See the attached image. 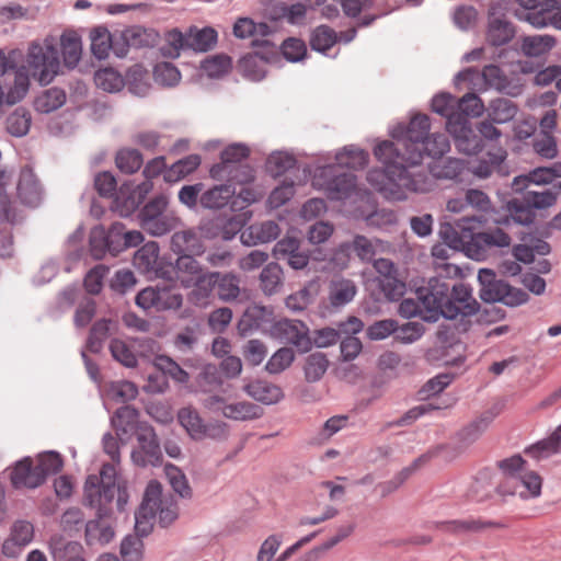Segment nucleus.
Segmentation results:
<instances>
[{
  "label": "nucleus",
  "mask_w": 561,
  "mask_h": 561,
  "mask_svg": "<svg viewBox=\"0 0 561 561\" xmlns=\"http://www.w3.org/2000/svg\"><path fill=\"white\" fill-rule=\"evenodd\" d=\"M50 550L55 561H85L82 545L67 541L61 537L50 540Z\"/></svg>",
  "instance_id": "30"
},
{
  "label": "nucleus",
  "mask_w": 561,
  "mask_h": 561,
  "mask_svg": "<svg viewBox=\"0 0 561 561\" xmlns=\"http://www.w3.org/2000/svg\"><path fill=\"white\" fill-rule=\"evenodd\" d=\"M374 268L377 272V283L385 297L397 301L405 293V283L399 277L398 268L392 261L388 259H378L374 261Z\"/></svg>",
  "instance_id": "9"
},
{
  "label": "nucleus",
  "mask_w": 561,
  "mask_h": 561,
  "mask_svg": "<svg viewBox=\"0 0 561 561\" xmlns=\"http://www.w3.org/2000/svg\"><path fill=\"white\" fill-rule=\"evenodd\" d=\"M138 416V411L130 405H124L116 410L112 417V424L122 442H127L136 432H140V427L144 425L139 424Z\"/></svg>",
  "instance_id": "20"
},
{
  "label": "nucleus",
  "mask_w": 561,
  "mask_h": 561,
  "mask_svg": "<svg viewBox=\"0 0 561 561\" xmlns=\"http://www.w3.org/2000/svg\"><path fill=\"white\" fill-rule=\"evenodd\" d=\"M179 219L168 213H163L153 219L146 220L142 229L152 236H163L178 226Z\"/></svg>",
  "instance_id": "54"
},
{
  "label": "nucleus",
  "mask_w": 561,
  "mask_h": 561,
  "mask_svg": "<svg viewBox=\"0 0 561 561\" xmlns=\"http://www.w3.org/2000/svg\"><path fill=\"white\" fill-rule=\"evenodd\" d=\"M59 72L60 59L56 39L53 36H46L43 41L31 42L24 65L16 69L13 84L7 92V103L14 105L25 98L31 85L30 78L41 85H47Z\"/></svg>",
  "instance_id": "2"
},
{
  "label": "nucleus",
  "mask_w": 561,
  "mask_h": 561,
  "mask_svg": "<svg viewBox=\"0 0 561 561\" xmlns=\"http://www.w3.org/2000/svg\"><path fill=\"white\" fill-rule=\"evenodd\" d=\"M96 511V515L99 519L90 520L85 526V537L89 545L100 543L105 545L108 543L113 537L114 531L110 525H107L103 518L108 516L110 512L106 515L101 516L99 511Z\"/></svg>",
  "instance_id": "38"
},
{
  "label": "nucleus",
  "mask_w": 561,
  "mask_h": 561,
  "mask_svg": "<svg viewBox=\"0 0 561 561\" xmlns=\"http://www.w3.org/2000/svg\"><path fill=\"white\" fill-rule=\"evenodd\" d=\"M119 225H113L105 236L103 229H94L90 237V251L95 259H102L106 251L117 253L119 249L114 245V238Z\"/></svg>",
  "instance_id": "31"
},
{
  "label": "nucleus",
  "mask_w": 561,
  "mask_h": 561,
  "mask_svg": "<svg viewBox=\"0 0 561 561\" xmlns=\"http://www.w3.org/2000/svg\"><path fill=\"white\" fill-rule=\"evenodd\" d=\"M283 271L276 263L267 264L261 272V288L266 295H273L282 286Z\"/></svg>",
  "instance_id": "49"
},
{
  "label": "nucleus",
  "mask_w": 561,
  "mask_h": 561,
  "mask_svg": "<svg viewBox=\"0 0 561 561\" xmlns=\"http://www.w3.org/2000/svg\"><path fill=\"white\" fill-rule=\"evenodd\" d=\"M508 211L512 219L522 225H529L535 218V210L523 196L514 198L508 203Z\"/></svg>",
  "instance_id": "60"
},
{
  "label": "nucleus",
  "mask_w": 561,
  "mask_h": 561,
  "mask_svg": "<svg viewBox=\"0 0 561 561\" xmlns=\"http://www.w3.org/2000/svg\"><path fill=\"white\" fill-rule=\"evenodd\" d=\"M504 474V483L499 488L501 494H513L527 500L541 493L542 478L527 468V462L519 455L499 461Z\"/></svg>",
  "instance_id": "5"
},
{
  "label": "nucleus",
  "mask_w": 561,
  "mask_h": 561,
  "mask_svg": "<svg viewBox=\"0 0 561 561\" xmlns=\"http://www.w3.org/2000/svg\"><path fill=\"white\" fill-rule=\"evenodd\" d=\"M480 298L485 302L502 301L508 306H518L528 300V294L514 288L496 278L492 270L479 271Z\"/></svg>",
  "instance_id": "7"
},
{
  "label": "nucleus",
  "mask_w": 561,
  "mask_h": 561,
  "mask_svg": "<svg viewBox=\"0 0 561 561\" xmlns=\"http://www.w3.org/2000/svg\"><path fill=\"white\" fill-rule=\"evenodd\" d=\"M154 366L160 371L157 375H151L149 377L148 387L157 392H163L168 382L165 380V376H170L175 381L184 383L188 381V374L180 367L178 363H175L172 358L165 355H160L154 358Z\"/></svg>",
  "instance_id": "13"
},
{
  "label": "nucleus",
  "mask_w": 561,
  "mask_h": 561,
  "mask_svg": "<svg viewBox=\"0 0 561 561\" xmlns=\"http://www.w3.org/2000/svg\"><path fill=\"white\" fill-rule=\"evenodd\" d=\"M458 82H471L482 80L485 88H494L497 91H503L507 87V78L504 76L500 67L495 65L485 66L482 72L477 69L469 68L460 71L456 77Z\"/></svg>",
  "instance_id": "16"
},
{
  "label": "nucleus",
  "mask_w": 561,
  "mask_h": 561,
  "mask_svg": "<svg viewBox=\"0 0 561 561\" xmlns=\"http://www.w3.org/2000/svg\"><path fill=\"white\" fill-rule=\"evenodd\" d=\"M216 288L221 300H234L240 295V278L233 273H219Z\"/></svg>",
  "instance_id": "46"
},
{
  "label": "nucleus",
  "mask_w": 561,
  "mask_h": 561,
  "mask_svg": "<svg viewBox=\"0 0 561 561\" xmlns=\"http://www.w3.org/2000/svg\"><path fill=\"white\" fill-rule=\"evenodd\" d=\"M320 178L328 179L324 190L331 199H343L356 187V178L352 173L336 174L335 165H327L321 169Z\"/></svg>",
  "instance_id": "15"
},
{
  "label": "nucleus",
  "mask_w": 561,
  "mask_h": 561,
  "mask_svg": "<svg viewBox=\"0 0 561 561\" xmlns=\"http://www.w3.org/2000/svg\"><path fill=\"white\" fill-rule=\"evenodd\" d=\"M176 279L185 288H191L194 280L203 273L201 264L193 255H180L175 262Z\"/></svg>",
  "instance_id": "33"
},
{
  "label": "nucleus",
  "mask_w": 561,
  "mask_h": 561,
  "mask_svg": "<svg viewBox=\"0 0 561 561\" xmlns=\"http://www.w3.org/2000/svg\"><path fill=\"white\" fill-rule=\"evenodd\" d=\"M117 168L127 174L137 172L142 165V156L136 149H122L116 154Z\"/></svg>",
  "instance_id": "57"
},
{
  "label": "nucleus",
  "mask_w": 561,
  "mask_h": 561,
  "mask_svg": "<svg viewBox=\"0 0 561 561\" xmlns=\"http://www.w3.org/2000/svg\"><path fill=\"white\" fill-rule=\"evenodd\" d=\"M201 164L198 154H190L173 163L163 173L167 183H176L191 173H193Z\"/></svg>",
  "instance_id": "36"
},
{
  "label": "nucleus",
  "mask_w": 561,
  "mask_h": 561,
  "mask_svg": "<svg viewBox=\"0 0 561 561\" xmlns=\"http://www.w3.org/2000/svg\"><path fill=\"white\" fill-rule=\"evenodd\" d=\"M465 168L466 164L463 160L447 158L434 162V164L431 165L430 173L421 167V162L417 164L414 171H422L426 173L432 179L433 186H435V179H456L462 173ZM433 188L434 187H432V190Z\"/></svg>",
  "instance_id": "23"
},
{
  "label": "nucleus",
  "mask_w": 561,
  "mask_h": 561,
  "mask_svg": "<svg viewBox=\"0 0 561 561\" xmlns=\"http://www.w3.org/2000/svg\"><path fill=\"white\" fill-rule=\"evenodd\" d=\"M137 442L138 446L131 453L134 463L147 467L157 466L161 462V449L152 427H140V432L137 433Z\"/></svg>",
  "instance_id": "10"
},
{
  "label": "nucleus",
  "mask_w": 561,
  "mask_h": 561,
  "mask_svg": "<svg viewBox=\"0 0 561 561\" xmlns=\"http://www.w3.org/2000/svg\"><path fill=\"white\" fill-rule=\"evenodd\" d=\"M554 174L550 169L539 168L534 170L529 175L517 176L514 179L512 187L518 192L528 186V183L541 184L552 181Z\"/></svg>",
  "instance_id": "63"
},
{
  "label": "nucleus",
  "mask_w": 561,
  "mask_h": 561,
  "mask_svg": "<svg viewBox=\"0 0 561 561\" xmlns=\"http://www.w3.org/2000/svg\"><path fill=\"white\" fill-rule=\"evenodd\" d=\"M329 362L324 354L312 353L307 357L305 365V375L308 381H318L327 371Z\"/></svg>",
  "instance_id": "62"
},
{
  "label": "nucleus",
  "mask_w": 561,
  "mask_h": 561,
  "mask_svg": "<svg viewBox=\"0 0 561 561\" xmlns=\"http://www.w3.org/2000/svg\"><path fill=\"white\" fill-rule=\"evenodd\" d=\"M336 39L334 30L327 25H320L311 34L310 46L314 50L324 53L336 43Z\"/></svg>",
  "instance_id": "58"
},
{
  "label": "nucleus",
  "mask_w": 561,
  "mask_h": 561,
  "mask_svg": "<svg viewBox=\"0 0 561 561\" xmlns=\"http://www.w3.org/2000/svg\"><path fill=\"white\" fill-rule=\"evenodd\" d=\"M178 419L180 424L186 430L194 439L205 438V425L198 412L190 407L179 411Z\"/></svg>",
  "instance_id": "40"
},
{
  "label": "nucleus",
  "mask_w": 561,
  "mask_h": 561,
  "mask_svg": "<svg viewBox=\"0 0 561 561\" xmlns=\"http://www.w3.org/2000/svg\"><path fill=\"white\" fill-rule=\"evenodd\" d=\"M488 157L489 159H481L469 167L470 171L480 179L489 178L501 165L505 159V151L499 149L495 153H488Z\"/></svg>",
  "instance_id": "52"
},
{
  "label": "nucleus",
  "mask_w": 561,
  "mask_h": 561,
  "mask_svg": "<svg viewBox=\"0 0 561 561\" xmlns=\"http://www.w3.org/2000/svg\"><path fill=\"white\" fill-rule=\"evenodd\" d=\"M203 404L207 410L234 421H252L263 415V409L257 404L249 401L228 402L220 396H209Z\"/></svg>",
  "instance_id": "8"
},
{
  "label": "nucleus",
  "mask_w": 561,
  "mask_h": 561,
  "mask_svg": "<svg viewBox=\"0 0 561 561\" xmlns=\"http://www.w3.org/2000/svg\"><path fill=\"white\" fill-rule=\"evenodd\" d=\"M65 102V91L59 88H50L35 98L34 108L39 113H50L61 107Z\"/></svg>",
  "instance_id": "41"
},
{
  "label": "nucleus",
  "mask_w": 561,
  "mask_h": 561,
  "mask_svg": "<svg viewBox=\"0 0 561 561\" xmlns=\"http://www.w3.org/2000/svg\"><path fill=\"white\" fill-rule=\"evenodd\" d=\"M280 229L275 221L267 220L261 224L251 225L241 232V240L244 244L265 243L275 240Z\"/></svg>",
  "instance_id": "25"
},
{
  "label": "nucleus",
  "mask_w": 561,
  "mask_h": 561,
  "mask_svg": "<svg viewBox=\"0 0 561 561\" xmlns=\"http://www.w3.org/2000/svg\"><path fill=\"white\" fill-rule=\"evenodd\" d=\"M307 10V5L301 2L290 5L279 3L275 7V19H283L290 24H301L306 19Z\"/></svg>",
  "instance_id": "56"
},
{
  "label": "nucleus",
  "mask_w": 561,
  "mask_h": 561,
  "mask_svg": "<svg viewBox=\"0 0 561 561\" xmlns=\"http://www.w3.org/2000/svg\"><path fill=\"white\" fill-rule=\"evenodd\" d=\"M350 249H353L362 261H370L376 254L375 242L365 236H356L351 244L342 243L339 248L337 254L343 253L346 255Z\"/></svg>",
  "instance_id": "48"
},
{
  "label": "nucleus",
  "mask_w": 561,
  "mask_h": 561,
  "mask_svg": "<svg viewBox=\"0 0 561 561\" xmlns=\"http://www.w3.org/2000/svg\"><path fill=\"white\" fill-rule=\"evenodd\" d=\"M117 497L116 505L123 510L127 503V492L116 484V468L114 463H104L100 476L90 474L84 483V503L98 510L101 516L111 512V504Z\"/></svg>",
  "instance_id": "4"
},
{
  "label": "nucleus",
  "mask_w": 561,
  "mask_h": 561,
  "mask_svg": "<svg viewBox=\"0 0 561 561\" xmlns=\"http://www.w3.org/2000/svg\"><path fill=\"white\" fill-rule=\"evenodd\" d=\"M435 525L437 529L454 535L480 533L486 529L502 527L500 523L485 520L480 517H467L461 519L437 522Z\"/></svg>",
  "instance_id": "17"
},
{
  "label": "nucleus",
  "mask_w": 561,
  "mask_h": 561,
  "mask_svg": "<svg viewBox=\"0 0 561 561\" xmlns=\"http://www.w3.org/2000/svg\"><path fill=\"white\" fill-rule=\"evenodd\" d=\"M118 37L123 39V46L117 47L118 57H124L129 47L139 48L148 46L153 39L152 34L141 26L127 27L121 31Z\"/></svg>",
  "instance_id": "32"
},
{
  "label": "nucleus",
  "mask_w": 561,
  "mask_h": 561,
  "mask_svg": "<svg viewBox=\"0 0 561 561\" xmlns=\"http://www.w3.org/2000/svg\"><path fill=\"white\" fill-rule=\"evenodd\" d=\"M142 549L144 543L138 536H126L121 545L123 561H141Z\"/></svg>",
  "instance_id": "64"
},
{
  "label": "nucleus",
  "mask_w": 561,
  "mask_h": 561,
  "mask_svg": "<svg viewBox=\"0 0 561 561\" xmlns=\"http://www.w3.org/2000/svg\"><path fill=\"white\" fill-rule=\"evenodd\" d=\"M171 249L182 255H201L205 251L201 237L191 229L175 232L171 238Z\"/></svg>",
  "instance_id": "24"
},
{
  "label": "nucleus",
  "mask_w": 561,
  "mask_h": 561,
  "mask_svg": "<svg viewBox=\"0 0 561 561\" xmlns=\"http://www.w3.org/2000/svg\"><path fill=\"white\" fill-rule=\"evenodd\" d=\"M62 459L58 453L47 451L37 457L35 465L38 473L43 476V483L49 474L59 472L62 468Z\"/></svg>",
  "instance_id": "61"
},
{
  "label": "nucleus",
  "mask_w": 561,
  "mask_h": 561,
  "mask_svg": "<svg viewBox=\"0 0 561 561\" xmlns=\"http://www.w3.org/2000/svg\"><path fill=\"white\" fill-rule=\"evenodd\" d=\"M501 485L497 486V490ZM496 489L489 472H480L468 489V497L476 502L488 500Z\"/></svg>",
  "instance_id": "44"
},
{
  "label": "nucleus",
  "mask_w": 561,
  "mask_h": 561,
  "mask_svg": "<svg viewBox=\"0 0 561 561\" xmlns=\"http://www.w3.org/2000/svg\"><path fill=\"white\" fill-rule=\"evenodd\" d=\"M556 46V38L551 35L526 36L522 41V50L527 56L538 57L547 54Z\"/></svg>",
  "instance_id": "42"
},
{
  "label": "nucleus",
  "mask_w": 561,
  "mask_h": 561,
  "mask_svg": "<svg viewBox=\"0 0 561 561\" xmlns=\"http://www.w3.org/2000/svg\"><path fill=\"white\" fill-rule=\"evenodd\" d=\"M34 537V527L30 522L18 520L13 524L11 529L10 539L5 540L2 546V551L8 557H14V546L25 547Z\"/></svg>",
  "instance_id": "27"
},
{
  "label": "nucleus",
  "mask_w": 561,
  "mask_h": 561,
  "mask_svg": "<svg viewBox=\"0 0 561 561\" xmlns=\"http://www.w3.org/2000/svg\"><path fill=\"white\" fill-rule=\"evenodd\" d=\"M446 118V128L454 136L459 150L473 153L481 149V141L473 135L468 117L453 113Z\"/></svg>",
  "instance_id": "11"
},
{
  "label": "nucleus",
  "mask_w": 561,
  "mask_h": 561,
  "mask_svg": "<svg viewBox=\"0 0 561 561\" xmlns=\"http://www.w3.org/2000/svg\"><path fill=\"white\" fill-rule=\"evenodd\" d=\"M91 51L98 59L108 56L113 45V34L104 26H96L90 32Z\"/></svg>",
  "instance_id": "43"
},
{
  "label": "nucleus",
  "mask_w": 561,
  "mask_h": 561,
  "mask_svg": "<svg viewBox=\"0 0 561 561\" xmlns=\"http://www.w3.org/2000/svg\"><path fill=\"white\" fill-rule=\"evenodd\" d=\"M420 298L430 311L426 319H438L439 316L447 319L471 316L479 306L468 286L462 283L450 286L436 277L431 278L426 288L420 291Z\"/></svg>",
  "instance_id": "3"
},
{
  "label": "nucleus",
  "mask_w": 561,
  "mask_h": 561,
  "mask_svg": "<svg viewBox=\"0 0 561 561\" xmlns=\"http://www.w3.org/2000/svg\"><path fill=\"white\" fill-rule=\"evenodd\" d=\"M186 41L188 48L196 51H207L215 45L217 33L211 27H204L202 30L190 28L188 38Z\"/></svg>",
  "instance_id": "45"
},
{
  "label": "nucleus",
  "mask_w": 561,
  "mask_h": 561,
  "mask_svg": "<svg viewBox=\"0 0 561 561\" xmlns=\"http://www.w3.org/2000/svg\"><path fill=\"white\" fill-rule=\"evenodd\" d=\"M160 495H162L161 484L157 481H150L146 488L142 503L135 514L137 534L146 536L150 533Z\"/></svg>",
  "instance_id": "12"
},
{
  "label": "nucleus",
  "mask_w": 561,
  "mask_h": 561,
  "mask_svg": "<svg viewBox=\"0 0 561 561\" xmlns=\"http://www.w3.org/2000/svg\"><path fill=\"white\" fill-rule=\"evenodd\" d=\"M430 117L414 115L407 127H397L392 137L396 142L385 140L374 150L375 157L385 169H374L367 181L380 193L392 199H404L408 193L432 191V179L422 171H414L424 156L440 158L449 150V141L444 134L430 135Z\"/></svg>",
  "instance_id": "1"
},
{
  "label": "nucleus",
  "mask_w": 561,
  "mask_h": 561,
  "mask_svg": "<svg viewBox=\"0 0 561 561\" xmlns=\"http://www.w3.org/2000/svg\"><path fill=\"white\" fill-rule=\"evenodd\" d=\"M134 266L144 275L158 276L160 270L159 245L157 242H147L134 255Z\"/></svg>",
  "instance_id": "21"
},
{
  "label": "nucleus",
  "mask_w": 561,
  "mask_h": 561,
  "mask_svg": "<svg viewBox=\"0 0 561 561\" xmlns=\"http://www.w3.org/2000/svg\"><path fill=\"white\" fill-rule=\"evenodd\" d=\"M219 272H203L192 284L190 299L196 305H203L216 288Z\"/></svg>",
  "instance_id": "37"
},
{
  "label": "nucleus",
  "mask_w": 561,
  "mask_h": 561,
  "mask_svg": "<svg viewBox=\"0 0 561 561\" xmlns=\"http://www.w3.org/2000/svg\"><path fill=\"white\" fill-rule=\"evenodd\" d=\"M62 58L66 67L75 68L82 54L81 38L75 31H66L60 37Z\"/></svg>",
  "instance_id": "35"
},
{
  "label": "nucleus",
  "mask_w": 561,
  "mask_h": 561,
  "mask_svg": "<svg viewBox=\"0 0 561 561\" xmlns=\"http://www.w3.org/2000/svg\"><path fill=\"white\" fill-rule=\"evenodd\" d=\"M250 150L244 145H230L220 154L221 162L214 164L210 169V176L213 179H222L226 174L231 173V165L239 163L243 159L248 158Z\"/></svg>",
  "instance_id": "22"
},
{
  "label": "nucleus",
  "mask_w": 561,
  "mask_h": 561,
  "mask_svg": "<svg viewBox=\"0 0 561 561\" xmlns=\"http://www.w3.org/2000/svg\"><path fill=\"white\" fill-rule=\"evenodd\" d=\"M481 222L482 220L480 217H462L457 220V226L462 230V236H458L454 231L451 237L447 234V239L451 244H454V247H467L469 252H471L472 248L476 247L477 254H480V250L485 251L492 247L504 248L510 245V236L501 229L474 233L473 229L476 228V225Z\"/></svg>",
  "instance_id": "6"
},
{
  "label": "nucleus",
  "mask_w": 561,
  "mask_h": 561,
  "mask_svg": "<svg viewBox=\"0 0 561 561\" xmlns=\"http://www.w3.org/2000/svg\"><path fill=\"white\" fill-rule=\"evenodd\" d=\"M368 162V153L359 148L350 147L336 154V163L341 168L363 169Z\"/></svg>",
  "instance_id": "50"
},
{
  "label": "nucleus",
  "mask_w": 561,
  "mask_h": 561,
  "mask_svg": "<svg viewBox=\"0 0 561 561\" xmlns=\"http://www.w3.org/2000/svg\"><path fill=\"white\" fill-rule=\"evenodd\" d=\"M95 84L104 91L117 92L124 87L122 75L113 68L100 69L94 75Z\"/></svg>",
  "instance_id": "53"
},
{
  "label": "nucleus",
  "mask_w": 561,
  "mask_h": 561,
  "mask_svg": "<svg viewBox=\"0 0 561 561\" xmlns=\"http://www.w3.org/2000/svg\"><path fill=\"white\" fill-rule=\"evenodd\" d=\"M454 231L458 236H462V230L457 226V220L454 224H446L442 226L439 233L442 236V239L444 240V244H435L433 247L432 254L435 259H439L443 261L447 260L451 251L466 248L454 247V244H451V242L447 239V234L451 237L454 234Z\"/></svg>",
  "instance_id": "47"
},
{
  "label": "nucleus",
  "mask_w": 561,
  "mask_h": 561,
  "mask_svg": "<svg viewBox=\"0 0 561 561\" xmlns=\"http://www.w3.org/2000/svg\"><path fill=\"white\" fill-rule=\"evenodd\" d=\"M515 30L511 22L503 16L491 14L489 18V27L486 41L493 46H502L511 42Z\"/></svg>",
  "instance_id": "29"
},
{
  "label": "nucleus",
  "mask_w": 561,
  "mask_h": 561,
  "mask_svg": "<svg viewBox=\"0 0 561 561\" xmlns=\"http://www.w3.org/2000/svg\"><path fill=\"white\" fill-rule=\"evenodd\" d=\"M516 113V105L511 100L503 98L492 101L489 108V117L497 124L510 122Z\"/></svg>",
  "instance_id": "51"
},
{
  "label": "nucleus",
  "mask_w": 561,
  "mask_h": 561,
  "mask_svg": "<svg viewBox=\"0 0 561 561\" xmlns=\"http://www.w3.org/2000/svg\"><path fill=\"white\" fill-rule=\"evenodd\" d=\"M357 294V286L353 279L334 276L328 285V301L334 309L350 304Z\"/></svg>",
  "instance_id": "19"
},
{
  "label": "nucleus",
  "mask_w": 561,
  "mask_h": 561,
  "mask_svg": "<svg viewBox=\"0 0 561 561\" xmlns=\"http://www.w3.org/2000/svg\"><path fill=\"white\" fill-rule=\"evenodd\" d=\"M10 481L14 489H35L43 484V476L38 473L32 458L25 457L13 467Z\"/></svg>",
  "instance_id": "18"
},
{
  "label": "nucleus",
  "mask_w": 561,
  "mask_h": 561,
  "mask_svg": "<svg viewBox=\"0 0 561 561\" xmlns=\"http://www.w3.org/2000/svg\"><path fill=\"white\" fill-rule=\"evenodd\" d=\"M270 33V27L265 23H254L249 18H240L233 25V34L239 38H248L255 35L265 36Z\"/></svg>",
  "instance_id": "59"
},
{
  "label": "nucleus",
  "mask_w": 561,
  "mask_h": 561,
  "mask_svg": "<svg viewBox=\"0 0 561 561\" xmlns=\"http://www.w3.org/2000/svg\"><path fill=\"white\" fill-rule=\"evenodd\" d=\"M236 191L230 184L216 185L201 196V204L205 208L219 209L226 206Z\"/></svg>",
  "instance_id": "39"
},
{
  "label": "nucleus",
  "mask_w": 561,
  "mask_h": 561,
  "mask_svg": "<svg viewBox=\"0 0 561 561\" xmlns=\"http://www.w3.org/2000/svg\"><path fill=\"white\" fill-rule=\"evenodd\" d=\"M245 392L264 404H275L284 397L280 387L266 380H255L244 387Z\"/></svg>",
  "instance_id": "28"
},
{
  "label": "nucleus",
  "mask_w": 561,
  "mask_h": 561,
  "mask_svg": "<svg viewBox=\"0 0 561 561\" xmlns=\"http://www.w3.org/2000/svg\"><path fill=\"white\" fill-rule=\"evenodd\" d=\"M31 122V114L26 110L20 107L7 118V129L11 135L22 137L30 130Z\"/></svg>",
  "instance_id": "55"
},
{
  "label": "nucleus",
  "mask_w": 561,
  "mask_h": 561,
  "mask_svg": "<svg viewBox=\"0 0 561 561\" xmlns=\"http://www.w3.org/2000/svg\"><path fill=\"white\" fill-rule=\"evenodd\" d=\"M561 451V425L547 438L525 449V455L541 460Z\"/></svg>",
  "instance_id": "34"
},
{
  "label": "nucleus",
  "mask_w": 561,
  "mask_h": 561,
  "mask_svg": "<svg viewBox=\"0 0 561 561\" xmlns=\"http://www.w3.org/2000/svg\"><path fill=\"white\" fill-rule=\"evenodd\" d=\"M18 196L21 202L28 206H36L41 199V187L36 175L30 168L21 170L18 183Z\"/></svg>",
  "instance_id": "26"
},
{
  "label": "nucleus",
  "mask_w": 561,
  "mask_h": 561,
  "mask_svg": "<svg viewBox=\"0 0 561 561\" xmlns=\"http://www.w3.org/2000/svg\"><path fill=\"white\" fill-rule=\"evenodd\" d=\"M271 333L274 337L294 344L304 351L310 346L308 329L299 320L280 319L273 323Z\"/></svg>",
  "instance_id": "14"
}]
</instances>
